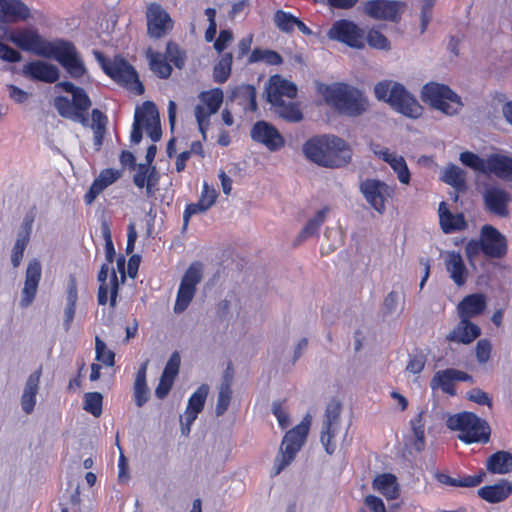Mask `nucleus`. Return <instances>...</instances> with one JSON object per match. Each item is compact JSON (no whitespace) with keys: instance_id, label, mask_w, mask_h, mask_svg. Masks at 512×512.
Returning a JSON list of instances; mask_svg holds the SVG:
<instances>
[{"instance_id":"obj_6","label":"nucleus","mask_w":512,"mask_h":512,"mask_svg":"<svg viewBox=\"0 0 512 512\" xmlns=\"http://www.w3.org/2000/svg\"><path fill=\"white\" fill-rule=\"evenodd\" d=\"M311 423L312 417L307 414L298 425L286 431L279 448V453L274 460L271 476L279 475L294 461L297 453L307 440Z\"/></svg>"},{"instance_id":"obj_48","label":"nucleus","mask_w":512,"mask_h":512,"mask_svg":"<svg viewBox=\"0 0 512 512\" xmlns=\"http://www.w3.org/2000/svg\"><path fill=\"white\" fill-rule=\"evenodd\" d=\"M164 57L177 69L184 68L187 59L186 52L174 41L167 42Z\"/></svg>"},{"instance_id":"obj_18","label":"nucleus","mask_w":512,"mask_h":512,"mask_svg":"<svg viewBox=\"0 0 512 512\" xmlns=\"http://www.w3.org/2000/svg\"><path fill=\"white\" fill-rule=\"evenodd\" d=\"M360 191L377 212H384L385 195H390V187L385 182L378 179H366L361 182Z\"/></svg>"},{"instance_id":"obj_4","label":"nucleus","mask_w":512,"mask_h":512,"mask_svg":"<svg viewBox=\"0 0 512 512\" xmlns=\"http://www.w3.org/2000/svg\"><path fill=\"white\" fill-rule=\"evenodd\" d=\"M56 87L72 95L71 100L66 96H56L54 98V107L59 115L63 118L79 122L83 126L88 125V111L92 102L87 92L70 81L58 82Z\"/></svg>"},{"instance_id":"obj_5","label":"nucleus","mask_w":512,"mask_h":512,"mask_svg":"<svg viewBox=\"0 0 512 512\" xmlns=\"http://www.w3.org/2000/svg\"><path fill=\"white\" fill-rule=\"evenodd\" d=\"M446 426L452 431L460 432L458 439L465 444H486L490 441L491 428L488 422L473 412L462 411L449 415Z\"/></svg>"},{"instance_id":"obj_47","label":"nucleus","mask_w":512,"mask_h":512,"mask_svg":"<svg viewBox=\"0 0 512 512\" xmlns=\"http://www.w3.org/2000/svg\"><path fill=\"white\" fill-rule=\"evenodd\" d=\"M424 411L421 410L413 419L410 424L414 435L413 447L417 452H421L425 447V434L423 415Z\"/></svg>"},{"instance_id":"obj_29","label":"nucleus","mask_w":512,"mask_h":512,"mask_svg":"<svg viewBox=\"0 0 512 512\" xmlns=\"http://www.w3.org/2000/svg\"><path fill=\"white\" fill-rule=\"evenodd\" d=\"M512 494V483L507 479H500L492 485H485L478 489L477 495L484 501L495 504L506 500Z\"/></svg>"},{"instance_id":"obj_13","label":"nucleus","mask_w":512,"mask_h":512,"mask_svg":"<svg viewBox=\"0 0 512 512\" xmlns=\"http://www.w3.org/2000/svg\"><path fill=\"white\" fill-rule=\"evenodd\" d=\"M147 35L154 40H159L168 35L174 21L169 13L157 2H151L146 9Z\"/></svg>"},{"instance_id":"obj_21","label":"nucleus","mask_w":512,"mask_h":512,"mask_svg":"<svg viewBox=\"0 0 512 512\" xmlns=\"http://www.w3.org/2000/svg\"><path fill=\"white\" fill-rule=\"evenodd\" d=\"M30 17L29 7L21 0H0V25L25 21Z\"/></svg>"},{"instance_id":"obj_53","label":"nucleus","mask_w":512,"mask_h":512,"mask_svg":"<svg viewBox=\"0 0 512 512\" xmlns=\"http://www.w3.org/2000/svg\"><path fill=\"white\" fill-rule=\"evenodd\" d=\"M199 98L210 112L216 113L223 102V92L220 88H215L202 92Z\"/></svg>"},{"instance_id":"obj_24","label":"nucleus","mask_w":512,"mask_h":512,"mask_svg":"<svg viewBox=\"0 0 512 512\" xmlns=\"http://www.w3.org/2000/svg\"><path fill=\"white\" fill-rule=\"evenodd\" d=\"M208 395V386L201 385L189 398L185 411V423L182 425V433L188 434L190 426L196 420L198 414L203 410Z\"/></svg>"},{"instance_id":"obj_16","label":"nucleus","mask_w":512,"mask_h":512,"mask_svg":"<svg viewBox=\"0 0 512 512\" xmlns=\"http://www.w3.org/2000/svg\"><path fill=\"white\" fill-rule=\"evenodd\" d=\"M250 135L253 141L263 144L270 151H278L285 146V139L278 129L271 123L261 120L257 121Z\"/></svg>"},{"instance_id":"obj_49","label":"nucleus","mask_w":512,"mask_h":512,"mask_svg":"<svg viewBox=\"0 0 512 512\" xmlns=\"http://www.w3.org/2000/svg\"><path fill=\"white\" fill-rule=\"evenodd\" d=\"M387 162L393 171L397 174L398 180L405 185H408L411 180V173L403 156L394 154Z\"/></svg>"},{"instance_id":"obj_58","label":"nucleus","mask_w":512,"mask_h":512,"mask_svg":"<svg viewBox=\"0 0 512 512\" xmlns=\"http://www.w3.org/2000/svg\"><path fill=\"white\" fill-rule=\"evenodd\" d=\"M320 224V211H317L314 215V217L308 221V223L304 226V228L299 233L298 237L296 238L294 242V246L299 245L301 242H303L308 237L314 235Z\"/></svg>"},{"instance_id":"obj_52","label":"nucleus","mask_w":512,"mask_h":512,"mask_svg":"<svg viewBox=\"0 0 512 512\" xmlns=\"http://www.w3.org/2000/svg\"><path fill=\"white\" fill-rule=\"evenodd\" d=\"M95 354L97 361L105 366H114L115 353L106 346V343L99 336L95 337Z\"/></svg>"},{"instance_id":"obj_34","label":"nucleus","mask_w":512,"mask_h":512,"mask_svg":"<svg viewBox=\"0 0 512 512\" xmlns=\"http://www.w3.org/2000/svg\"><path fill=\"white\" fill-rule=\"evenodd\" d=\"M486 469L491 474H508L512 472V454L504 450L496 451L487 458Z\"/></svg>"},{"instance_id":"obj_45","label":"nucleus","mask_w":512,"mask_h":512,"mask_svg":"<svg viewBox=\"0 0 512 512\" xmlns=\"http://www.w3.org/2000/svg\"><path fill=\"white\" fill-rule=\"evenodd\" d=\"M491 165L493 175L505 181H512V156L496 153Z\"/></svg>"},{"instance_id":"obj_14","label":"nucleus","mask_w":512,"mask_h":512,"mask_svg":"<svg viewBox=\"0 0 512 512\" xmlns=\"http://www.w3.org/2000/svg\"><path fill=\"white\" fill-rule=\"evenodd\" d=\"M406 9V3L397 0H369L364 5V13L375 20L398 23Z\"/></svg>"},{"instance_id":"obj_15","label":"nucleus","mask_w":512,"mask_h":512,"mask_svg":"<svg viewBox=\"0 0 512 512\" xmlns=\"http://www.w3.org/2000/svg\"><path fill=\"white\" fill-rule=\"evenodd\" d=\"M480 238L484 248V255L490 259H501L507 254V239L496 227L485 224L481 227Z\"/></svg>"},{"instance_id":"obj_2","label":"nucleus","mask_w":512,"mask_h":512,"mask_svg":"<svg viewBox=\"0 0 512 512\" xmlns=\"http://www.w3.org/2000/svg\"><path fill=\"white\" fill-rule=\"evenodd\" d=\"M101 234L105 241V263L100 267L97 275L99 282L97 292V302L99 305L104 306L108 303L110 307L114 308L117 304V297L119 293V281L114 269H111L110 277V265L114 262L116 257V251L112 240V233L110 222L107 219L101 220Z\"/></svg>"},{"instance_id":"obj_1","label":"nucleus","mask_w":512,"mask_h":512,"mask_svg":"<svg viewBox=\"0 0 512 512\" xmlns=\"http://www.w3.org/2000/svg\"><path fill=\"white\" fill-rule=\"evenodd\" d=\"M3 40L12 42L22 51L56 60L74 79L87 73L84 60L72 41L63 38L48 41L33 26L10 29L0 25V41Z\"/></svg>"},{"instance_id":"obj_38","label":"nucleus","mask_w":512,"mask_h":512,"mask_svg":"<svg viewBox=\"0 0 512 512\" xmlns=\"http://www.w3.org/2000/svg\"><path fill=\"white\" fill-rule=\"evenodd\" d=\"M373 488L390 500L399 496L397 478L391 473L376 476L373 480Z\"/></svg>"},{"instance_id":"obj_56","label":"nucleus","mask_w":512,"mask_h":512,"mask_svg":"<svg viewBox=\"0 0 512 512\" xmlns=\"http://www.w3.org/2000/svg\"><path fill=\"white\" fill-rule=\"evenodd\" d=\"M303 153L311 162L320 165V136L307 140L303 145Z\"/></svg>"},{"instance_id":"obj_35","label":"nucleus","mask_w":512,"mask_h":512,"mask_svg":"<svg viewBox=\"0 0 512 512\" xmlns=\"http://www.w3.org/2000/svg\"><path fill=\"white\" fill-rule=\"evenodd\" d=\"M271 106L275 114L288 123H298L303 119V113L297 102L288 99V101L271 103Z\"/></svg>"},{"instance_id":"obj_39","label":"nucleus","mask_w":512,"mask_h":512,"mask_svg":"<svg viewBox=\"0 0 512 512\" xmlns=\"http://www.w3.org/2000/svg\"><path fill=\"white\" fill-rule=\"evenodd\" d=\"M466 173L459 166L449 163L447 167L442 171L440 176L441 181L450 185L455 190L463 192L467 189L466 184Z\"/></svg>"},{"instance_id":"obj_55","label":"nucleus","mask_w":512,"mask_h":512,"mask_svg":"<svg viewBox=\"0 0 512 512\" xmlns=\"http://www.w3.org/2000/svg\"><path fill=\"white\" fill-rule=\"evenodd\" d=\"M231 398H232L231 385H230L229 381L227 380L221 384L220 389H219V394H218V399H217V404H216V409H215L217 416H221L227 411V409L230 405V402H231Z\"/></svg>"},{"instance_id":"obj_57","label":"nucleus","mask_w":512,"mask_h":512,"mask_svg":"<svg viewBox=\"0 0 512 512\" xmlns=\"http://www.w3.org/2000/svg\"><path fill=\"white\" fill-rule=\"evenodd\" d=\"M214 114L213 112H210L208 107H206L204 104H198L195 107V117L198 123V127L200 132L203 135V138H206V130L209 127L210 124V116Z\"/></svg>"},{"instance_id":"obj_9","label":"nucleus","mask_w":512,"mask_h":512,"mask_svg":"<svg viewBox=\"0 0 512 512\" xmlns=\"http://www.w3.org/2000/svg\"><path fill=\"white\" fill-rule=\"evenodd\" d=\"M202 279L203 264L200 261L192 262L182 276L174 304L175 313H182L189 307Z\"/></svg>"},{"instance_id":"obj_62","label":"nucleus","mask_w":512,"mask_h":512,"mask_svg":"<svg viewBox=\"0 0 512 512\" xmlns=\"http://www.w3.org/2000/svg\"><path fill=\"white\" fill-rule=\"evenodd\" d=\"M467 399L478 405H486L489 408H492L493 405L492 398L489 396V394L480 388H473L468 391Z\"/></svg>"},{"instance_id":"obj_17","label":"nucleus","mask_w":512,"mask_h":512,"mask_svg":"<svg viewBox=\"0 0 512 512\" xmlns=\"http://www.w3.org/2000/svg\"><path fill=\"white\" fill-rule=\"evenodd\" d=\"M511 201V194L499 186H489L483 193L485 209L501 218L509 216V204Z\"/></svg>"},{"instance_id":"obj_36","label":"nucleus","mask_w":512,"mask_h":512,"mask_svg":"<svg viewBox=\"0 0 512 512\" xmlns=\"http://www.w3.org/2000/svg\"><path fill=\"white\" fill-rule=\"evenodd\" d=\"M33 220H25L22 224V230L19 232L11 254V262L14 268H17L24 255V251L30 241V234Z\"/></svg>"},{"instance_id":"obj_42","label":"nucleus","mask_w":512,"mask_h":512,"mask_svg":"<svg viewBox=\"0 0 512 512\" xmlns=\"http://www.w3.org/2000/svg\"><path fill=\"white\" fill-rule=\"evenodd\" d=\"M147 58L149 60V67L151 71L161 79H167L172 74V66L164 55L160 52L147 51Z\"/></svg>"},{"instance_id":"obj_25","label":"nucleus","mask_w":512,"mask_h":512,"mask_svg":"<svg viewBox=\"0 0 512 512\" xmlns=\"http://www.w3.org/2000/svg\"><path fill=\"white\" fill-rule=\"evenodd\" d=\"M481 335V328L471 320L460 318L459 323L446 336L449 342L468 345Z\"/></svg>"},{"instance_id":"obj_11","label":"nucleus","mask_w":512,"mask_h":512,"mask_svg":"<svg viewBox=\"0 0 512 512\" xmlns=\"http://www.w3.org/2000/svg\"><path fill=\"white\" fill-rule=\"evenodd\" d=\"M329 39L343 43L353 49L365 47V31L354 21L340 19L332 24L327 32Z\"/></svg>"},{"instance_id":"obj_40","label":"nucleus","mask_w":512,"mask_h":512,"mask_svg":"<svg viewBox=\"0 0 512 512\" xmlns=\"http://www.w3.org/2000/svg\"><path fill=\"white\" fill-rule=\"evenodd\" d=\"M456 382L453 368H447L437 371L430 381V387L435 390L440 388L444 393L455 396L456 389L454 383Z\"/></svg>"},{"instance_id":"obj_37","label":"nucleus","mask_w":512,"mask_h":512,"mask_svg":"<svg viewBox=\"0 0 512 512\" xmlns=\"http://www.w3.org/2000/svg\"><path fill=\"white\" fill-rule=\"evenodd\" d=\"M148 361L142 363L136 373L133 394L137 407H142L149 400V389L146 381Z\"/></svg>"},{"instance_id":"obj_12","label":"nucleus","mask_w":512,"mask_h":512,"mask_svg":"<svg viewBox=\"0 0 512 512\" xmlns=\"http://www.w3.org/2000/svg\"><path fill=\"white\" fill-rule=\"evenodd\" d=\"M389 105L394 111L411 119H417L423 113V107L415 96L399 82H394L392 85Z\"/></svg>"},{"instance_id":"obj_28","label":"nucleus","mask_w":512,"mask_h":512,"mask_svg":"<svg viewBox=\"0 0 512 512\" xmlns=\"http://www.w3.org/2000/svg\"><path fill=\"white\" fill-rule=\"evenodd\" d=\"M217 196L216 190L210 187L207 182H204L198 201L196 203H190L185 207L183 213L185 224L188 223L192 215L203 213L210 209L216 202Z\"/></svg>"},{"instance_id":"obj_23","label":"nucleus","mask_w":512,"mask_h":512,"mask_svg":"<svg viewBox=\"0 0 512 512\" xmlns=\"http://www.w3.org/2000/svg\"><path fill=\"white\" fill-rule=\"evenodd\" d=\"M122 176L121 170L114 168L103 169L92 182L89 190L84 195V202L87 205L92 204L100 193L108 186L115 183Z\"/></svg>"},{"instance_id":"obj_19","label":"nucleus","mask_w":512,"mask_h":512,"mask_svg":"<svg viewBox=\"0 0 512 512\" xmlns=\"http://www.w3.org/2000/svg\"><path fill=\"white\" fill-rule=\"evenodd\" d=\"M41 276L42 267L40 262L37 259L29 261L26 268L25 282L24 287L22 289V297L20 300V306L22 308H27L33 303L37 294Z\"/></svg>"},{"instance_id":"obj_10","label":"nucleus","mask_w":512,"mask_h":512,"mask_svg":"<svg viewBox=\"0 0 512 512\" xmlns=\"http://www.w3.org/2000/svg\"><path fill=\"white\" fill-rule=\"evenodd\" d=\"M352 158L348 143L335 135L322 134V167L340 168Z\"/></svg>"},{"instance_id":"obj_30","label":"nucleus","mask_w":512,"mask_h":512,"mask_svg":"<svg viewBox=\"0 0 512 512\" xmlns=\"http://www.w3.org/2000/svg\"><path fill=\"white\" fill-rule=\"evenodd\" d=\"M42 375V368L39 367L31 373L26 381L22 396L21 406L26 414H31L36 405V396L39 390L40 378Z\"/></svg>"},{"instance_id":"obj_27","label":"nucleus","mask_w":512,"mask_h":512,"mask_svg":"<svg viewBox=\"0 0 512 512\" xmlns=\"http://www.w3.org/2000/svg\"><path fill=\"white\" fill-rule=\"evenodd\" d=\"M438 213L440 227L445 234L463 231L468 227L464 214H453L444 201L439 204Z\"/></svg>"},{"instance_id":"obj_20","label":"nucleus","mask_w":512,"mask_h":512,"mask_svg":"<svg viewBox=\"0 0 512 512\" xmlns=\"http://www.w3.org/2000/svg\"><path fill=\"white\" fill-rule=\"evenodd\" d=\"M23 74L34 81L49 84L57 82L60 77V71L54 64L41 60H35L25 64Z\"/></svg>"},{"instance_id":"obj_32","label":"nucleus","mask_w":512,"mask_h":512,"mask_svg":"<svg viewBox=\"0 0 512 512\" xmlns=\"http://www.w3.org/2000/svg\"><path fill=\"white\" fill-rule=\"evenodd\" d=\"M445 266L450 278L457 286L461 287L466 283L468 270L459 252H448Z\"/></svg>"},{"instance_id":"obj_3","label":"nucleus","mask_w":512,"mask_h":512,"mask_svg":"<svg viewBox=\"0 0 512 512\" xmlns=\"http://www.w3.org/2000/svg\"><path fill=\"white\" fill-rule=\"evenodd\" d=\"M322 98L337 113L347 117H359L368 107L364 93L346 83L322 84Z\"/></svg>"},{"instance_id":"obj_54","label":"nucleus","mask_w":512,"mask_h":512,"mask_svg":"<svg viewBox=\"0 0 512 512\" xmlns=\"http://www.w3.org/2000/svg\"><path fill=\"white\" fill-rule=\"evenodd\" d=\"M377 50L388 51L391 49V44L388 38L380 31L372 28L365 35V44Z\"/></svg>"},{"instance_id":"obj_51","label":"nucleus","mask_w":512,"mask_h":512,"mask_svg":"<svg viewBox=\"0 0 512 512\" xmlns=\"http://www.w3.org/2000/svg\"><path fill=\"white\" fill-rule=\"evenodd\" d=\"M103 396L99 392H88L84 395L83 409L94 417L102 414Z\"/></svg>"},{"instance_id":"obj_61","label":"nucleus","mask_w":512,"mask_h":512,"mask_svg":"<svg viewBox=\"0 0 512 512\" xmlns=\"http://www.w3.org/2000/svg\"><path fill=\"white\" fill-rule=\"evenodd\" d=\"M467 260L471 266H475V258L480 254H484V248L481 238L470 239L465 247Z\"/></svg>"},{"instance_id":"obj_44","label":"nucleus","mask_w":512,"mask_h":512,"mask_svg":"<svg viewBox=\"0 0 512 512\" xmlns=\"http://www.w3.org/2000/svg\"><path fill=\"white\" fill-rule=\"evenodd\" d=\"M239 104L247 111L256 112L258 109L257 92L253 85H241L234 91Z\"/></svg>"},{"instance_id":"obj_22","label":"nucleus","mask_w":512,"mask_h":512,"mask_svg":"<svg viewBox=\"0 0 512 512\" xmlns=\"http://www.w3.org/2000/svg\"><path fill=\"white\" fill-rule=\"evenodd\" d=\"M297 86L280 75H274L270 78L269 85L267 87V101L275 103L278 101L293 100L297 96Z\"/></svg>"},{"instance_id":"obj_59","label":"nucleus","mask_w":512,"mask_h":512,"mask_svg":"<svg viewBox=\"0 0 512 512\" xmlns=\"http://www.w3.org/2000/svg\"><path fill=\"white\" fill-rule=\"evenodd\" d=\"M415 351V354H409L406 371L413 374H419L425 367L426 355L419 349H416Z\"/></svg>"},{"instance_id":"obj_60","label":"nucleus","mask_w":512,"mask_h":512,"mask_svg":"<svg viewBox=\"0 0 512 512\" xmlns=\"http://www.w3.org/2000/svg\"><path fill=\"white\" fill-rule=\"evenodd\" d=\"M143 127H144V116H143V108L137 109L134 116V122L132 126V131L130 135V141L133 144H138L142 140L143 135Z\"/></svg>"},{"instance_id":"obj_7","label":"nucleus","mask_w":512,"mask_h":512,"mask_svg":"<svg viewBox=\"0 0 512 512\" xmlns=\"http://www.w3.org/2000/svg\"><path fill=\"white\" fill-rule=\"evenodd\" d=\"M95 55L103 72L115 83L137 95L144 93V85L139 80L137 71L123 56L115 55L113 59H108L100 52Z\"/></svg>"},{"instance_id":"obj_63","label":"nucleus","mask_w":512,"mask_h":512,"mask_svg":"<svg viewBox=\"0 0 512 512\" xmlns=\"http://www.w3.org/2000/svg\"><path fill=\"white\" fill-rule=\"evenodd\" d=\"M180 364H181L180 355L177 351H175L171 354L168 362L166 363V366L164 368L162 375L175 380L176 376L179 373Z\"/></svg>"},{"instance_id":"obj_46","label":"nucleus","mask_w":512,"mask_h":512,"mask_svg":"<svg viewBox=\"0 0 512 512\" xmlns=\"http://www.w3.org/2000/svg\"><path fill=\"white\" fill-rule=\"evenodd\" d=\"M232 62V53L227 52L222 54L220 60L216 63L213 69V77L215 82L222 84L228 80L231 74Z\"/></svg>"},{"instance_id":"obj_43","label":"nucleus","mask_w":512,"mask_h":512,"mask_svg":"<svg viewBox=\"0 0 512 512\" xmlns=\"http://www.w3.org/2000/svg\"><path fill=\"white\" fill-rule=\"evenodd\" d=\"M155 168H150L148 164H139L136 173L133 176V183L140 189L146 187L148 195L153 193V187L157 179H154Z\"/></svg>"},{"instance_id":"obj_33","label":"nucleus","mask_w":512,"mask_h":512,"mask_svg":"<svg viewBox=\"0 0 512 512\" xmlns=\"http://www.w3.org/2000/svg\"><path fill=\"white\" fill-rule=\"evenodd\" d=\"M144 127L153 142L161 139L162 130L156 105L151 101L143 104Z\"/></svg>"},{"instance_id":"obj_8","label":"nucleus","mask_w":512,"mask_h":512,"mask_svg":"<svg viewBox=\"0 0 512 512\" xmlns=\"http://www.w3.org/2000/svg\"><path fill=\"white\" fill-rule=\"evenodd\" d=\"M421 100L446 115H455L463 106L461 97L448 85L430 81L420 91Z\"/></svg>"},{"instance_id":"obj_31","label":"nucleus","mask_w":512,"mask_h":512,"mask_svg":"<svg viewBox=\"0 0 512 512\" xmlns=\"http://www.w3.org/2000/svg\"><path fill=\"white\" fill-rule=\"evenodd\" d=\"M495 157L496 153L489 154L487 158H482L474 152L464 151L460 153L459 160L464 166L474 170L475 172L489 175L493 174L491 163Z\"/></svg>"},{"instance_id":"obj_41","label":"nucleus","mask_w":512,"mask_h":512,"mask_svg":"<svg viewBox=\"0 0 512 512\" xmlns=\"http://www.w3.org/2000/svg\"><path fill=\"white\" fill-rule=\"evenodd\" d=\"M342 409L343 404L337 397H333L328 402L325 409L326 433H338Z\"/></svg>"},{"instance_id":"obj_26","label":"nucleus","mask_w":512,"mask_h":512,"mask_svg":"<svg viewBox=\"0 0 512 512\" xmlns=\"http://www.w3.org/2000/svg\"><path fill=\"white\" fill-rule=\"evenodd\" d=\"M487 307L486 296L482 293H473L465 296L457 306L459 318L470 320L481 315Z\"/></svg>"},{"instance_id":"obj_50","label":"nucleus","mask_w":512,"mask_h":512,"mask_svg":"<svg viewBox=\"0 0 512 512\" xmlns=\"http://www.w3.org/2000/svg\"><path fill=\"white\" fill-rule=\"evenodd\" d=\"M274 23L284 33H292L297 24V17L290 12L277 10L274 14Z\"/></svg>"},{"instance_id":"obj_64","label":"nucleus","mask_w":512,"mask_h":512,"mask_svg":"<svg viewBox=\"0 0 512 512\" xmlns=\"http://www.w3.org/2000/svg\"><path fill=\"white\" fill-rule=\"evenodd\" d=\"M492 345L488 339H481L476 344V359L480 364H485L489 361L491 355Z\"/></svg>"}]
</instances>
